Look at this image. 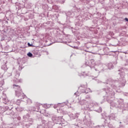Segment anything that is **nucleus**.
<instances>
[{
	"label": "nucleus",
	"instance_id": "20e7f679",
	"mask_svg": "<svg viewBox=\"0 0 128 128\" xmlns=\"http://www.w3.org/2000/svg\"><path fill=\"white\" fill-rule=\"evenodd\" d=\"M28 46H32V44H30V43H28Z\"/></svg>",
	"mask_w": 128,
	"mask_h": 128
},
{
	"label": "nucleus",
	"instance_id": "39448f33",
	"mask_svg": "<svg viewBox=\"0 0 128 128\" xmlns=\"http://www.w3.org/2000/svg\"><path fill=\"white\" fill-rule=\"evenodd\" d=\"M6 102H8V100H6Z\"/></svg>",
	"mask_w": 128,
	"mask_h": 128
},
{
	"label": "nucleus",
	"instance_id": "f03ea898",
	"mask_svg": "<svg viewBox=\"0 0 128 128\" xmlns=\"http://www.w3.org/2000/svg\"><path fill=\"white\" fill-rule=\"evenodd\" d=\"M13 88H20V86L16 85V84H14Z\"/></svg>",
	"mask_w": 128,
	"mask_h": 128
},
{
	"label": "nucleus",
	"instance_id": "f257e3e1",
	"mask_svg": "<svg viewBox=\"0 0 128 128\" xmlns=\"http://www.w3.org/2000/svg\"><path fill=\"white\" fill-rule=\"evenodd\" d=\"M58 106H60V108H62L66 106V103L63 102V103H58Z\"/></svg>",
	"mask_w": 128,
	"mask_h": 128
},
{
	"label": "nucleus",
	"instance_id": "7ed1b4c3",
	"mask_svg": "<svg viewBox=\"0 0 128 128\" xmlns=\"http://www.w3.org/2000/svg\"><path fill=\"white\" fill-rule=\"evenodd\" d=\"M27 56H29L30 58H32V54L30 53V52H29Z\"/></svg>",
	"mask_w": 128,
	"mask_h": 128
}]
</instances>
